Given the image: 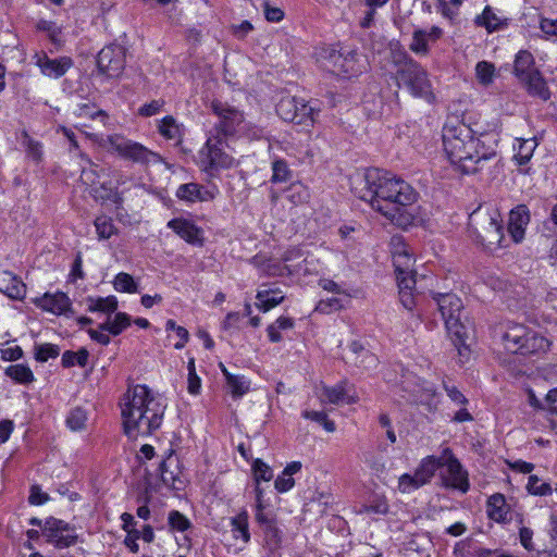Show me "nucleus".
I'll return each mask as SVG.
<instances>
[{"mask_svg":"<svg viewBox=\"0 0 557 557\" xmlns=\"http://www.w3.org/2000/svg\"><path fill=\"white\" fill-rule=\"evenodd\" d=\"M504 348L511 354L532 355L546 352L550 342L542 334L518 323H508L502 335Z\"/></svg>","mask_w":557,"mask_h":557,"instance_id":"10","label":"nucleus"},{"mask_svg":"<svg viewBox=\"0 0 557 557\" xmlns=\"http://www.w3.org/2000/svg\"><path fill=\"white\" fill-rule=\"evenodd\" d=\"M495 65L487 61H480L475 65V77L482 86H490L495 78Z\"/></svg>","mask_w":557,"mask_h":557,"instance_id":"41","label":"nucleus"},{"mask_svg":"<svg viewBox=\"0 0 557 557\" xmlns=\"http://www.w3.org/2000/svg\"><path fill=\"white\" fill-rule=\"evenodd\" d=\"M320 65L335 74L344 76H357L367 69V59L357 51L341 53L333 48H322L318 53Z\"/></svg>","mask_w":557,"mask_h":557,"instance_id":"11","label":"nucleus"},{"mask_svg":"<svg viewBox=\"0 0 557 557\" xmlns=\"http://www.w3.org/2000/svg\"><path fill=\"white\" fill-rule=\"evenodd\" d=\"M320 399L322 403L333 405H337L339 403L356 404L359 400L357 395L350 394L349 388H347L346 381H341L332 387L324 386L321 391Z\"/></svg>","mask_w":557,"mask_h":557,"instance_id":"22","label":"nucleus"},{"mask_svg":"<svg viewBox=\"0 0 557 557\" xmlns=\"http://www.w3.org/2000/svg\"><path fill=\"white\" fill-rule=\"evenodd\" d=\"M442 456L435 457L430 455L421 459L420 463L414 470V474L417 475L422 486L431 482L436 471L442 468Z\"/></svg>","mask_w":557,"mask_h":557,"instance_id":"25","label":"nucleus"},{"mask_svg":"<svg viewBox=\"0 0 557 557\" xmlns=\"http://www.w3.org/2000/svg\"><path fill=\"white\" fill-rule=\"evenodd\" d=\"M386 62L385 66L393 65L395 67L398 87L405 86L413 97L426 100L433 97L426 71L398 44L391 45Z\"/></svg>","mask_w":557,"mask_h":557,"instance_id":"4","label":"nucleus"},{"mask_svg":"<svg viewBox=\"0 0 557 557\" xmlns=\"http://www.w3.org/2000/svg\"><path fill=\"white\" fill-rule=\"evenodd\" d=\"M444 389L446 391L448 397L458 406H466L468 404V399L465 395L456 387L450 386L444 383Z\"/></svg>","mask_w":557,"mask_h":557,"instance_id":"60","label":"nucleus"},{"mask_svg":"<svg viewBox=\"0 0 557 557\" xmlns=\"http://www.w3.org/2000/svg\"><path fill=\"white\" fill-rule=\"evenodd\" d=\"M49 499L48 494L44 493L39 486L34 485L30 488L28 500L32 505H42Z\"/></svg>","mask_w":557,"mask_h":557,"instance_id":"63","label":"nucleus"},{"mask_svg":"<svg viewBox=\"0 0 557 557\" xmlns=\"http://www.w3.org/2000/svg\"><path fill=\"white\" fill-rule=\"evenodd\" d=\"M351 190L394 224L404 228L413 224L412 207L419 194L401 177L381 169H368L351 177Z\"/></svg>","mask_w":557,"mask_h":557,"instance_id":"1","label":"nucleus"},{"mask_svg":"<svg viewBox=\"0 0 557 557\" xmlns=\"http://www.w3.org/2000/svg\"><path fill=\"white\" fill-rule=\"evenodd\" d=\"M443 145L449 161L466 174L479 171L480 163L495 156L494 134L474 137L472 128L454 119L443 127Z\"/></svg>","mask_w":557,"mask_h":557,"instance_id":"2","label":"nucleus"},{"mask_svg":"<svg viewBox=\"0 0 557 557\" xmlns=\"http://www.w3.org/2000/svg\"><path fill=\"white\" fill-rule=\"evenodd\" d=\"M210 108L218 117L214 134L224 138L245 136L249 139H260L263 136V129L248 122L245 113L238 108L221 100H213Z\"/></svg>","mask_w":557,"mask_h":557,"instance_id":"5","label":"nucleus"},{"mask_svg":"<svg viewBox=\"0 0 557 557\" xmlns=\"http://www.w3.org/2000/svg\"><path fill=\"white\" fill-rule=\"evenodd\" d=\"M117 309V299L114 296L90 298L88 310L112 313Z\"/></svg>","mask_w":557,"mask_h":557,"instance_id":"40","label":"nucleus"},{"mask_svg":"<svg viewBox=\"0 0 557 557\" xmlns=\"http://www.w3.org/2000/svg\"><path fill=\"white\" fill-rule=\"evenodd\" d=\"M169 523L177 531H185L189 527V521L181 512L173 510L169 515Z\"/></svg>","mask_w":557,"mask_h":557,"instance_id":"57","label":"nucleus"},{"mask_svg":"<svg viewBox=\"0 0 557 557\" xmlns=\"http://www.w3.org/2000/svg\"><path fill=\"white\" fill-rule=\"evenodd\" d=\"M87 421L86 412L82 408H74L66 418V424L72 431H81Z\"/></svg>","mask_w":557,"mask_h":557,"instance_id":"50","label":"nucleus"},{"mask_svg":"<svg viewBox=\"0 0 557 557\" xmlns=\"http://www.w3.org/2000/svg\"><path fill=\"white\" fill-rule=\"evenodd\" d=\"M530 222V211L525 205H519L511 209L508 221V232L515 243L524 238L525 227Z\"/></svg>","mask_w":557,"mask_h":557,"instance_id":"20","label":"nucleus"},{"mask_svg":"<svg viewBox=\"0 0 557 557\" xmlns=\"http://www.w3.org/2000/svg\"><path fill=\"white\" fill-rule=\"evenodd\" d=\"M78 157L81 158L82 161L85 162L86 165H88L89 168H86V166H83L82 169V173H81V180L84 184L88 185V186H91V187H95L96 185H101V187L103 189L107 190L106 188V182H101L100 178H101V175L104 174L106 170L104 169H100L99 171L97 170V165L91 161V159L84 152H79L78 153Z\"/></svg>","mask_w":557,"mask_h":557,"instance_id":"28","label":"nucleus"},{"mask_svg":"<svg viewBox=\"0 0 557 557\" xmlns=\"http://www.w3.org/2000/svg\"><path fill=\"white\" fill-rule=\"evenodd\" d=\"M276 112L286 122L309 127L315 122L320 109L302 98L286 96L276 104Z\"/></svg>","mask_w":557,"mask_h":557,"instance_id":"12","label":"nucleus"},{"mask_svg":"<svg viewBox=\"0 0 557 557\" xmlns=\"http://www.w3.org/2000/svg\"><path fill=\"white\" fill-rule=\"evenodd\" d=\"M294 485V479L292 476L285 475L284 472H282V474L278 475L274 482V486L280 493L289 491Z\"/></svg>","mask_w":557,"mask_h":557,"instance_id":"62","label":"nucleus"},{"mask_svg":"<svg viewBox=\"0 0 557 557\" xmlns=\"http://www.w3.org/2000/svg\"><path fill=\"white\" fill-rule=\"evenodd\" d=\"M391 245L397 281H399L400 276H414L412 269L414 259L410 248L403 242L400 237H393Z\"/></svg>","mask_w":557,"mask_h":557,"instance_id":"17","label":"nucleus"},{"mask_svg":"<svg viewBox=\"0 0 557 557\" xmlns=\"http://www.w3.org/2000/svg\"><path fill=\"white\" fill-rule=\"evenodd\" d=\"M308 260L299 248L288 249L283 256V262L269 261L263 265V272L269 276H285L294 274H308Z\"/></svg>","mask_w":557,"mask_h":557,"instance_id":"13","label":"nucleus"},{"mask_svg":"<svg viewBox=\"0 0 557 557\" xmlns=\"http://www.w3.org/2000/svg\"><path fill=\"white\" fill-rule=\"evenodd\" d=\"M356 366L363 368L366 370H370L376 367L377 358L375 355L364 349L361 355H359L358 359L354 360Z\"/></svg>","mask_w":557,"mask_h":557,"instance_id":"56","label":"nucleus"},{"mask_svg":"<svg viewBox=\"0 0 557 557\" xmlns=\"http://www.w3.org/2000/svg\"><path fill=\"white\" fill-rule=\"evenodd\" d=\"M540 27L547 39L557 40V18H542Z\"/></svg>","mask_w":557,"mask_h":557,"instance_id":"59","label":"nucleus"},{"mask_svg":"<svg viewBox=\"0 0 557 557\" xmlns=\"http://www.w3.org/2000/svg\"><path fill=\"white\" fill-rule=\"evenodd\" d=\"M436 395L435 388L431 384L418 385L412 391L411 401L430 406Z\"/></svg>","mask_w":557,"mask_h":557,"instance_id":"42","label":"nucleus"},{"mask_svg":"<svg viewBox=\"0 0 557 557\" xmlns=\"http://www.w3.org/2000/svg\"><path fill=\"white\" fill-rule=\"evenodd\" d=\"M469 226L474 239L488 248L500 245L504 237L503 218L495 208H479L469 216Z\"/></svg>","mask_w":557,"mask_h":557,"instance_id":"9","label":"nucleus"},{"mask_svg":"<svg viewBox=\"0 0 557 557\" xmlns=\"http://www.w3.org/2000/svg\"><path fill=\"white\" fill-rule=\"evenodd\" d=\"M486 511L492 520L505 522L508 520L510 508L506 503L505 496L500 493H495L487 499Z\"/></svg>","mask_w":557,"mask_h":557,"instance_id":"26","label":"nucleus"},{"mask_svg":"<svg viewBox=\"0 0 557 557\" xmlns=\"http://www.w3.org/2000/svg\"><path fill=\"white\" fill-rule=\"evenodd\" d=\"M129 325L131 317L125 312H117L113 318H108L104 323L100 324V329L117 336Z\"/></svg>","mask_w":557,"mask_h":557,"instance_id":"31","label":"nucleus"},{"mask_svg":"<svg viewBox=\"0 0 557 557\" xmlns=\"http://www.w3.org/2000/svg\"><path fill=\"white\" fill-rule=\"evenodd\" d=\"M35 351L36 360L40 362H46L49 359L57 358L60 354L59 347L50 343L36 346Z\"/></svg>","mask_w":557,"mask_h":557,"instance_id":"52","label":"nucleus"},{"mask_svg":"<svg viewBox=\"0 0 557 557\" xmlns=\"http://www.w3.org/2000/svg\"><path fill=\"white\" fill-rule=\"evenodd\" d=\"M160 134L171 140H180L183 135V131L180 124L173 116H165L159 124Z\"/></svg>","mask_w":557,"mask_h":557,"instance_id":"39","label":"nucleus"},{"mask_svg":"<svg viewBox=\"0 0 557 557\" xmlns=\"http://www.w3.org/2000/svg\"><path fill=\"white\" fill-rule=\"evenodd\" d=\"M86 137L90 139L98 148L116 153L119 157L133 161L135 163L148 164L158 163L161 158L158 153L149 150L144 145L133 141L123 135L112 134L103 136L96 133L84 132Z\"/></svg>","mask_w":557,"mask_h":557,"instance_id":"6","label":"nucleus"},{"mask_svg":"<svg viewBox=\"0 0 557 557\" xmlns=\"http://www.w3.org/2000/svg\"><path fill=\"white\" fill-rule=\"evenodd\" d=\"M379 423L380 425L386 430V436L388 441L394 444L397 441L396 433L393 430L392 421L387 413H381L379 416Z\"/></svg>","mask_w":557,"mask_h":557,"instance_id":"61","label":"nucleus"},{"mask_svg":"<svg viewBox=\"0 0 557 557\" xmlns=\"http://www.w3.org/2000/svg\"><path fill=\"white\" fill-rule=\"evenodd\" d=\"M476 26L484 27L488 33L504 28L507 25V18L499 16L492 7L486 5L483 12L475 16Z\"/></svg>","mask_w":557,"mask_h":557,"instance_id":"27","label":"nucleus"},{"mask_svg":"<svg viewBox=\"0 0 557 557\" xmlns=\"http://www.w3.org/2000/svg\"><path fill=\"white\" fill-rule=\"evenodd\" d=\"M75 114L83 119L96 120L100 119L102 123H106L108 117L107 113L100 109H97L91 103H81L75 110Z\"/></svg>","mask_w":557,"mask_h":557,"instance_id":"45","label":"nucleus"},{"mask_svg":"<svg viewBox=\"0 0 557 557\" xmlns=\"http://www.w3.org/2000/svg\"><path fill=\"white\" fill-rule=\"evenodd\" d=\"M225 381L227 388L234 398L244 396L250 389V381L244 375L226 373Z\"/></svg>","mask_w":557,"mask_h":557,"instance_id":"34","label":"nucleus"},{"mask_svg":"<svg viewBox=\"0 0 557 557\" xmlns=\"http://www.w3.org/2000/svg\"><path fill=\"white\" fill-rule=\"evenodd\" d=\"M218 189H207L197 183H186L178 186L175 196L188 203L211 201L215 198Z\"/></svg>","mask_w":557,"mask_h":557,"instance_id":"18","label":"nucleus"},{"mask_svg":"<svg viewBox=\"0 0 557 557\" xmlns=\"http://www.w3.org/2000/svg\"><path fill=\"white\" fill-rule=\"evenodd\" d=\"M398 282L399 298L403 306L411 310L414 305V298L412 290L416 286L414 276H400Z\"/></svg>","mask_w":557,"mask_h":557,"instance_id":"32","label":"nucleus"},{"mask_svg":"<svg viewBox=\"0 0 557 557\" xmlns=\"http://www.w3.org/2000/svg\"><path fill=\"white\" fill-rule=\"evenodd\" d=\"M42 534L46 536L47 542L57 548H66L74 545L77 541L75 529L69 523L49 518L42 527Z\"/></svg>","mask_w":557,"mask_h":557,"instance_id":"16","label":"nucleus"},{"mask_svg":"<svg viewBox=\"0 0 557 557\" xmlns=\"http://www.w3.org/2000/svg\"><path fill=\"white\" fill-rule=\"evenodd\" d=\"M442 462V467H445V471L441 474L443 485L462 494L467 493L470 488L468 471L463 469L450 448L443 450Z\"/></svg>","mask_w":557,"mask_h":557,"instance_id":"14","label":"nucleus"},{"mask_svg":"<svg viewBox=\"0 0 557 557\" xmlns=\"http://www.w3.org/2000/svg\"><path fill=\"white\" fill-rule=\"evenodd\" d=\"M343 307L341 299L336 297L327 298L325 300L319 301L315 307V310L321 313H331L332 311H336Z\"/></svg>","mask_w":557,"mask_h":557,"instance_id":"55","label":"nucleus"},{"mask_svg":"<svg viewBox=\"0 0 557 557\" xmlns=\"http://www.w3.org/2000/svg\"><path fill=\"white\" fill-rule=\"evenodd\" d=\"M126 63V49L121 45L103 47L97 58L98 71L108 78H117L122 75Z\"/></svg>","mask_w":557,"mask_h":557,"instance_id":"15","label":"nucleus"},{"mask_svg":"<svg viewBox=\"0 0 557 557\" xmlns=\"http://www.w3.org/2000/svg\"><path fill=\"white\" fill-rule=\"evenodd\" d=\"M168 227L188 244L197 246L203 245L201 228L186 219H173L168 222Z\"/></svg>","mask_w":557,"mask_h":557,"instance_id":"21","label":"nucleus"},{"mask_svg":"<svg viewBox=\"0 0 557 557\" xmlns=\"http://www.w3.org/2000/svg\"><path fill=\"white\" fill-rule=\"evenodd\" d=\"M519 537H520L521 545L527 550H533L534 549L533 542H532L533 531L531 529L525 528V527L521 528L520 531H519Z\"/></svg>","mask_w":557,"mask_h":557,"instance_id":"64","label":"nucleus"},{"mask_svg":"<svg viewBox=\"0 0 557 557\" xmlns=\"http://www.w3.org/2000/svg\"><path fill=\"white\" fill-rule=\"evenodd\" d=\"M527 490L530 494L536 496H546L553 492L549 483L542 482L537 475L533 474L528 479Z\"/></svg>","mask_w":557,"mask_h":557,"instance_id":"49","label":"nucleus"},{"mask_svg":"<svg viewBox=\"0 0 557 557\" xmlns=\"http://www.w3.org/2000/svg\"><path fill=\"white\" fill-rule=\"evenodd\" d=\"M536 147L537 143L535 138L518 139V146L513 147L516 150L515 160L518 164H527L531 160Z\"/></svg>","mask_w":557,"mask_h":557,"instance_id":"35","label":"nucleus"},{"mask_svg":"<svg viewBox=\"0 0 557 557\" xmlns=\"http://www.w3.org/2000/svg\"><path fill=\"white\" fill-rule=\"evenodd\" d=\"M420 487H422V484L418 480L414 472L412 474L404 473L398 478L397 490L401 494H410Z\"/></svg>","mask_w":557,"mask_h":557,"instance_id":"46","label":"nucleus"},{"mask_svg":"<svg viewBox=\"0 0 557 557\" xmlns=\"http://www.w3.org/2000/svg\"><path fill=\"white\" fill-rule=\"evenodd\" d=\"M515 74L521 79L524 76L529 75L533 71H536L534 67V58L533 55L527 51L521 50L517 53L515 59Z\"/></svg>","mask_w":557,"mask_h":557,"instance_id":"33","label":"nucleus"},{"mask_svg":"<svg viewBox=\"0 0 557 557\" xmlns=\"http://www.w3.org/2000/svg\"><path fill=\"white\" fill-rule=\"evenodd\" d=\"M94 225L99 240L110 239L117 234V227L110 216L100 215L96 218Z\"/></svg>","mask_w":557,"mask_h":557,"instance_id":"38","label":"nucleus"},{"mask_svg":"<svg viewBox=\"0 0 557 557\" xmlns=\"http://www.w3.org/2000/svg\"><path fill=\"white\" fill-rule=\"evenodd\" d=\"M89 352L87 349L82 348L78 351L66 350L62 355V364L65 368L74 367L78 364L85 367L87 364Z\"/></svg>","mask_w":557,"mask_h":557,"instance_id":"43","label":"nucleus"},{"mask_svg":"<svg viewBox=\"0 0 557 557\" xmlns=\"http://www.w3.org/2000/svg\"><path fill=\"white\" fill-rule=\"evenodd\" d=\"M290 177V171L288 165L283 160H276L272 163V183H284L287 182Z\"/></svg>","mask_w":557,"mask_h":557,"instance_id":"51","label":"nucleus"},{"mask_svg":"<svg viewBox=\"0 0 557 557\" xmlns=\"http://www.w3.org/2000/svg\"><path fill=\"white\" fill-rule=\"evenodd\" d=\"M252 471L257 484H259L261 481L269 482L273 478V472L271 468L260 459H257L253 462Z\"/></svg>","mask_w":557,"mask_h":557,"instance_id":"54","label":"nucleus"},{"mask_svg":"<svg viewBox=\"0 0 557 557\" xmlns=\"http://www.w3.org/2000/svg\"><path fill=\"white\" fill-rule=\"evenodd\" d=\"M438 309L445 322L447 333L461 357L469 354L465 345L467 338V327L461 321L463 304L455 294H440L435 297Z\"/></svg>","mask_w":557,"mask_h":557,"instance_id":"8","label":"nucleus"},{"mask_svg":"<svg viewBox=\"0 0 557 557\" xmlns=\"http://www.w3.org/2000/svg\"><path fill=\"white\" fill-rule=\"evenodd\" d=\"M36 64L39 66L44 75L52 78H59L63 76L69 69H71L73 62L66 57L50 59L47 55H41L38 57Z\"/></svg>","mask_w":557,"mask_h":557,"instance_id":"23","label":"nucleus"},{"mask_svg":"<svg viewBox=\"0 0 557 557\" xmlns=\"http://www.w3.org/2000/svg\"><path fill=\"white\" fill-rule=\"evenodd\" d=\"M302 417L305 419L320 423L323 426V429L329 433H333L336 430L335 422L330 420L326 413L323 411L305 410L302 412Z\"/></svg>","mask_w":557,"mask_h":557,"instance_id":"47","label":"nucleus"},{"mask_svg":"<svg viewBox=\"0 0 557 557\" xmlns=\"http://www.w3.org/2000/svg\"><path fill=\"white\" fill-rule=\"evenodd\" d=\"M199 169L210 176H215L222 170H228L239 164L226 138L210 133L205 145L198 151Z\"/></svg>","mask_w":557,"mask_h":557,"instance_id":"7","label":"nucleus"},{"mask_svg":"<svg viewBox=\"0 0 557 557\" xmlns=\"http://www.w3.org/2000/svg\"><path fill=\"white\" fill-rule=\"evenodd\" d=\"M120 406L124 432L132 440L150 435L162 424L165 405L145 385L128 388Z\"/></svg>","mask_w":557,"mask_h":557,"instance_id":"3","label":"nucleus"},{"mask_svg":"<svg viewBox=\"0 0 557 557\" xmlns=\"http://www.w3.org/2000/svg\"><path fill=\"white\" fill-rule=\"evenodd\" d=\"M113 285L115 290L122 293H136L137 284L135 283L133 276L128 273L121 272L119 273L113 281Z\"/></svg>","mask_w":557,"mask_h":557,"instance_id":"48","label":"nucleus"},{"mask_svg":"<svg viewBox=\"0 0 557 557\" xmlns=\"http://www.w3.org/2000/svg\"><path fill=\"white\" fill-rule=\"evenodd\" d=\"M38 29L47 32L53 42L60 41L61 29L58 25L50 21H40L37 25Z\"/></svg>","mask_w":557,"mask_h":557,"instance_id":"58","label":"nucleus"},{"mask_svg":"<svg viewBox=\"0 0 557 557\" xmlns=\"http://www.w3.org/2000/svg\"><path fill=\"white\" fill-rule=\"evenodd\" d=\"M287 197L295 205L304 203L309 199V190L302 184L296 183L289 187Z\"/></svg>","mask_w":557,"mask_h":557,"instance_id":"53","label":"nucleus"},{"mask_svg":"<svg viewBox=\"0 0 557 557\" xmlns=\"http://www.w3.org/2000/svg\"><path fill=\"white\" fill-rule=\"evenodd\" d=\"M0 293L14 300H22L26 295V285L10 271L0 272Z\"/></svg>","mask_w":557,"mask_h":557,"instance_id":"24","label":"nucleus"},{"mask_svg":"<svg viewBox=\"0 0 557 557\" xmlns=\"http://www.w3.org/2000/svg\"><path fill=\"white\" fill-rule=\"evenodd\" d=\"M34 305L47 312H51L57 315L65 314L71 309V300L66 294L58 293H46L40 297L33 300Z\"/></svg>","mask_w":557,"mask_h":557,"instance_id":"19","label":"nucleus"},{"mask_svg":"<svg viewBox=\"0 0 557 557\" xmlns=\"http://www.w3.org/2000/svg\"><path fill=\"white\" fill-rule=\"evenodd\" d=\"M256 298L258 300L256 304L257 308L263 312H268L284 300V295L278 288L262 286L257 292Z\"/></svg>","mask_w":557,"mask_h":557,"instance_id":"29","label":"nucleus"},{"mask_svg":"<svg viewBox=\"0 0 557 557\" xmlns=\"http://www.w3.org/2000/svg\"><path fill=\"white\" fill-rule=\"evenodd\" d=\"M232 532L235 539L240 537L245 543L250 540V533L248 528V512L246 510L240 511L237 516L231 519Z\"/></svg>","mask_w":557,"mask_h":557,"instance_id":"36","label":"nucleus"},{"mask_svg":"<svg viewBox=\"0 0 557 557\" xmlns=\"http://www.w3.org/2000/svg\"><path fill=\"white\" fill-rule=\"evenodd\" d=\"M5 374L18 384H30L35 381L33 371L22 363L8 367Z\"/></svg>","mask_w":557,"mask_h":557,"instance_id":"37","label":"nucleus"},{"mask_svg":"<svg viewBox=\"0 0 557 557\" xmlns=\"http://www.w3.org/2000/svg\"><path fill=\"white\" fill-rule=\"evenodd\" d=\"M409 49L419 55H426L429 53L426 30L418 28L413 32Z\"/></svg>","mask_w":557,"mask_h":557,"instance_id":"44","label":"nucleus"},{"mask_svg":"<svg viewBox=\"0 0 557 557\" xmlns=\"http://www.w3.org/2000/svg\"><path fill=\"white\" fill-rule=\"evenodd\" d=\"M521 81L527 84L530 94L539 96L543 100H547L549 98V91L546 83L537 70L529 73V75L521 78Z\"/></svg>","mask_w":557,"mask_h":557,"instance_id":"30","label":"nucleus"}]
</instances>
